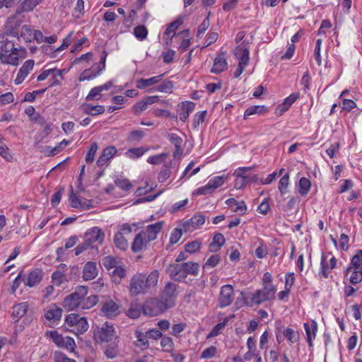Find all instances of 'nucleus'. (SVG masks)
<instances>
[{
  "instance_id": "nucleus-1",
  "label": "nucleus",
  "mask_w": 362,
  "mask_h": 362,
  "mask_svg": "<svg viewBox=\"0 0 362 362\" xmlns=\"http://www.w3.org/2000/svg\"><path fill=\"white\" fill-rule=\"evenodd\" d=\"M19 36L16 32L0 35V61L3 64L17 66L20 58H25L26 49L18 46Z\"/></svg>"
},
{
  "instance_id": "nucleus-2",
  "label": "nucleus",
  "mask_w": 362,
  "mask_h": 362,
  "mask_svg": "<svg viewBox=\"0 0 362 362\" xmlns=\"http://www.w3.org/2000/svg\"><path fill=\"white\" fill-rule=\"evenodd\" d=\"M177 296V285L168 282L162 292L161 300L156 298L147 301L143 307L145 315L156 316L173 307Z\"/></svg>"
},
{
  "instance_id": "nucleus-3",
  "label": "nucleus",
  "mask_w": 362,
  "mask_h": 362,
  "mask_svg": "<svg viewBox=\"0 0 362 362\" xmlns=\"http://www.w3.org/2000/svg\"><path fill=\"white\" fill-rule=\"evenodd\" d=\"M199 265L197 262H188L182 264H170L167 272L170 276L175 281H181L187 275L197 276L199 272Z\"/></svg>"
},
{
  "instance_id": "nucleus-4",
  "label": "nucleus",
  "mask_w": 362,
  "mask_h": 362,
  "mask_svg": "<svg viewBox=\"0 0 362 362\" xmlns=\"http://www.w3.org/2000/svg\"><path fill=\"white\" fill-rule=\"evenodd\" d=\"M88 294V287L84 286H77L75 291L67 296L63 300V307L68 311L81 308V303Z\"/></svg>"
},
{
  "instance_id": "nucleus-5",
  "label": "nucleus",
  "mask_w": 362,
  "mask_h": 362,
  "mask_svg": "<svg viewBox=\"0 0 362 362\" xmlns=\"http://www.w3.org/2000/svg\"><path fill=\"white\" fill-rule=\"evenodd\" d=\"M276 288L273 285L264 286L262 289L256 291L254 293H250V299L255 304H260L264 301L272 300L274 298Z\"/></svg>"
},
{
  "instance_id": "nucleus-6",
  "label": "nucleus",
  "mask_w": 362,
  "mask_h": 362,
  "mask_svg": "<svg viewBox=\"0 0 362 362\" xmlns=\"http://www.w3.org/2000/svg\"><path fill=\"white\" fill-rule=\"evenodd\" d=\"M144 281V274H139L132 276L129 284V292L132 296H136L141 293H145L147 290Z\"/></svg>"
},
{
  "instance_id": "nucleus-7",
  "label": "nucleus",
  "mask_w": 362,
  "mask_h": 362,
  "mask_svg": "<svg viewBox=\"0 0 362 362\" xmlns=\"http://www.w3.org/2000/svg\"><path fill=\"white\" fill-rule=\"evenodd\" d=\"M95 338L101 342H109L115 337V330L112 325L105 322L94 334Z\"/></svg>"
},
{
  "instance_id": "nucleus-8",
  "label": "nucleus",
  "mask_w": 362,
  "mask_h": 362,
  "mask_svg": "<svg viewBox=\"0 0 362 362\" xmlns=\"http://www.w3.org/2000/svg\"><path fill=\"white\" fill-rule=\"evenodd\" d=\"M100 311L104 316L112 318L120 313V308L116 302L108 298L101 303Z\"/></svg>"
},
{
  "instance_id": "nucleus-9",
  "label": "nucleus",
  "mask_w": 362,
  "mask_h": 362,
  "mask_svg": "<svg viewBox=\"0 0 362 362\" xmlns=\"http://www.w3.org/2000/svg\"><path fill=\"white\" fill-rule=\"evenodd\" d=\"M105 238V233L98 227H93L88 230L84 235V240L91 246L94 243L102 244Z\"/></svg>"
},
{
  "instance_id": "nucleus-10",
  "label": "nucleus",
  "mask_w": 362,
  "mask_h": 362,
  "mask_svg": "<svg viewBox=\"0 0 362 362\" xmlns=\"http://www.w3.org/2000/svg\"><path fill=\"white\" fill-rule=\"evenodd\" d=\"M234 299L233 288L230 285H225L222 286L220 296L219 303L221 307H226L231 304Z\"/></svg>"
},
{
  "instance_id": "nucleus-11",
  "label": "nucleus",
  "mask_w": 362,
  "mask_h": 362,
  "mask_svg": "<svg viewBox=\"0 0 362 362\" xmlns=\"http://www.w3.org/2000/svg\"><path fill=\"white\" fill-rule=\"evenodd\" d=\"M250 169V168H239L238 170L235 172L237 177L235 180L234 186L236 189H241L247 182L250 181L255 182L257 180L255 175L252 177L244 175V173Z\"/></svg>"
},
{
  "instance_id": "nucleus-12",
  "label": "nucleus",
  "mask_w": 362,
  "mask_h": 362,
  "mask_svg": "<svg viewBox=\"0 0 362 362\" xmlns=\"http://www.w3.org/2000/svg\"><path fill=\"white\" fill-rule=\"evenodd\" d=\"M35 61L33 59H28L25 61L23 66L20 68L17 76L14 81L16 85L21 84L29 73L33 69Z\"/></svg>"
},
{
  "instance_id": "nucleus-13",
  "label": "nucleus",
  "mask_w": 362,
  "mask_h": 362,
  "mask_svg": "<svg viewBox=\"0 0 362 362\" xmlns=\"http://www.w3.org/2000/svg\"><path fill=\"white\" fill-rule=\"evenodd\" d=\"M228 68L226 52H221L214 59V65L211 71L215 74H219Z\"/></svg>"
},
{
  "instance_id": "nucleus-14",
  "label": "nucleus",
  "mask_w": 362,
  "mask_h": 362,
  "mask_svg": "<svg viewBox=\"0 0 362 362\" xmlns=\"http://www.w3.org/2000/svg\"><path fill=\"white\" fill-rule=\"evenodd\" d=\"M205 218L202 214H195L190 219L185 221L182 227L185 231L191 230L204 223Z\"/></svg>"
},
{
  "instance_id": "nucleus-15",
  "label": "nucleus",
  "mask_w": 362,
  "mask_h": 362,
  "mask_svg": "<svg viewBox=\"0 0 362 362\" xmlns=\"http://www.w3.org/2000/svg\"><path fill=\"white\" fill-rule=\"evenodd\" d=\"M163 222L159 221L147 226L145 232H142L147 238V242H151L156 238L157 234L161 230Z\"/></svg>"
},
{
  "instance_id": "nucleus-16",
  "label": "nucleus",
  "mask_w": 362,
  "mask_h": 362,
  "mask_svg": "<svg viewBox=\"0 0 362 362\" xmlns=\"http://www.w3.org/2000/svg\"><path fill=\"white\" fill-rule=\"evenodd\" d=\"M98 275V268L94 262H88L83 269V279L85 281L93 279Z\"/></svg>"
},
{
  "instance_id": "nucleus-17",
  "label": "nucleus",
  "mask_w": 362,
  "mask_h": 362,
  "mask_svg": "<svg viewBox=\"0 0 362 362\" xmlns=\"http://www.w3.org/2000/svg\"><path fill=\"white\" fill-rule=\"evenodd\" d=\"M117 153V149L113 146L106 147L97 160L99 167L103 166Z\"/></svg>"
},
{
  "instance_id": "nucleus-18",
  "label": "nucleus",
  "mask_w": 362,
  "mask_h": 362,
  "mask_svg": "<svg viewBox=\"0 0 362 362\" xmlns=\"http://www.w3.org/2000/svg\"><path fill=\"white\" fill-rule=\"evenodd\" d=\"M150 242H147V238L142 233L137 234L133 241L132 250L134 252L141 251Z\"/></svg>"
},
{
  "instance_id": "nucleus-19",
  "label": "nucleus",
  "mask_w": 362,
  "mask_h": 362,
  "mask_svg": "<svg viewBox=\"0 0 362 362\" xmlns=\"http://www.w3.org/2000/svg\"><path fill=\"white\" fill-rule=\"evenodd\" d=\"M234 54L238 58L239 63L242 65L246 66L248 64L249 49L243 46H238L234 50Z\"/></svg>"
},
{
  "instance_id": "nucleus-20",
  "label": "nucleus",
  "mask_w": 362,
  "mask_h": 362,
  "mask_svg": "<svg viewBox=\"0 0 362 362\" xmlns=\"http://www.w3.org/2000/svg\"><path fill=\"white\" fill-rule=\"evenodd\" d=\"M168 138L170 143L173 144L175 148V150L173 152V157L176 158L180 156L183 153V149L182 148V138L176 134H170L168 135Z\"/></svg>"
},
{
  "instance_id": "nucleus-21",
  "label": "nucleus",
  "mask_w": 362,
  "mask_h": 362,
  "mask_svg": "<svg viewBox=\"0 0 362 362\" xmlns=\"http://www.w3.org/2000/svg\"><path fill=\"white\" fill-rule=\"evenodd\" d=\"M62 310L58 308L56 305H52L45 314V317L53 322L59 321L62 317Z\"/></svg>"
},
{
  "instance_id": "nucleus-22",
  "label": "nucleus",
  "mask_w": 362,
  "mask_h": 362,
  "mask_svg": "<svg viewBox=\"0 0 362 362\" xmlns=\"http://www.w3.org/2000/svg\"><path fill=\"white\" fill-rule=\"evenodd\" d=\"M42 279V272L40 269H36L30 272L25 284L30 287H33L38 284Z\"/></svg>"
},
{
  "instance_id": "nucleus-23",
  "label": "nucleus",
  "mask_w": 362,
  "mask_h": 362,
  "mask_svg": "<svg viewBox=\"0 0 362 362\" xmlns=\"http://www.w3.org/2000/svg\"><path fill=\"white\" fill-rule=\"evenodd\" d=\"M135 337L136 338V341H135V346L136 347L140 348L141 350H146L148 348V337L146 332H142L139 330H136L135 332Z\"/></svg>"
},
{
  "instance_id": "nucleus-24",
  "label": "nucleus",
  "mask_w": 362,
  "mask_h": 362,
  "mask_svg": "<svg viewBox=\"0 0 362 362\" xmlns=\"http://www.w3.org/2000/svg\"><path fill=\"white\" fill-rule=\"evenodd\" d=\"M83 111L85 114L91 116L101 115L105 112V107L103 105H93L90 104H83L82 105Z\"/></svg>"
},
{
  "instance_id": "nucleus-25",
  "label": "nucleus",
  "mask_w": 362,
  "mask_h": 362,
  "mask_svg": "<svg viewBox=\"0 0 362 362\" xmlns=\"http://www.w3.org/2000/svg\"><path fill=\"white\" fill-rule=\"evenodd\" d=\"M28 308V304L26 302L21 303L15 305L13 307L12 316L13 320L17 322L26 313Z\"/></svg>"
},
{
  "instance_id": "nucleus-26",
  "label": "nucleus",
  "mask_w": 362,
  "mask_h": 362,
  "mask_svg": "<svg viewBox=\"0 0 362 362\" xmlns=\"http://www.w3.org/2000/svg\"><path fill=\"white\" fill-rule=\"evenodd\" d=\"M195 107V104L192 102L188 101L182 103L180 109V119L185 122L188 118L189 113L192 112Z\"/></svg>"
},
{
  "instance_id": "nucleus-27",
  "label": "nucleus",
  "mask_w": 362,
  "mask_h": 362,
  "mask_svg": "<svg viewBox=\"0 0 362 362\" xmlns=\"http://www.w3.org/2000/svg\"><path fill=\"white\" fill-rule=\"evenodd\" d=\"M349 274L350 276L349 278V281L351 284H357L362 281V270L359 271L351 267H349L346 269L345 276H348Z\"/></svg>"
},
{
  "instance_id": "nucleus-28",
  "label": "nucleus",
  "mask_w": 362,
  "mask_h": 362,
  "mask_svg": "<svg viewBox=\"0 0 362 362\" xmlns=\"http://www.w3.org/2000/svg\"><path fill=\"white\" fill-rule=\"evenodd\" d=\"M226 239L223 234L217 233L213 238L212 243L209 245V250L211 252H217L224 245Z\"/></svg>"
},
{
  "instance_id": "nucleus-29",
  "label": "nucleus",
  "mask_w": 362,
  "mask_h": 362,
  "mask_svg": "<svg viewBox=\"0 0 362 362\" xmlns=\"http://www.w3.org/2000/svg\"><path fill=\"white\" fill-rule=\"evenodd\" d=\"M163 76L164 74H160L159 76H153L147 79L140 78L137 81L136 87L139 89H144L146 87L156 84L162 80Z\"/></svg>"
},
{
  "instance_id": "nucleus-30",
  "label": "nucleus",
  "mask_w": 362,
  "mask_h": 362,
  "mask_svg": "<svg viewBox=\"0 0 362 362\" xmlns=\"http://www.w3.org/2000/svg\"><path fill=\"white\" fill-rule=\"evenodd\" d=\"M304 327L306 332L307 341L310 346H313L312 335L315 338L317 330V325L315 320L311 322V325H309L308 323L304 324Z\"/></svg>"
},
{
  "instance_id": "nucleus-31",
  "label": "nucleus",
  "mask_w": 362,
  "mask_h": 362,
  "mask_svg": "<svg viewBox=\"0 0 362 362\" xmlns=\"http://www.w3.org/2000/svg\"><path fill=\"white\" fill-rule=\"evenodd\" d=\"M70 189V194H69V201L71 204V206L73 208H86L88 206V205L86 204V199H84V201H81L78 199L76 194L74 192V189L72 185L69 186Z\"/></svg>"
},
{
  "instance_id": "nucleus-32",
  "label": "nucleus",
  "mask_w": 362,
  "mask_h": 362,
  "mask_svg": "<svg viewBox=\"0 0 362 362\" xmlns=\"http://www.w3.org/2000/svg\"><path fill=\"white\" fill-rule=\"evenodd\" d=\"M111 275L112 281L115 284H119L121 283L122 279L126 276V270L123 267L118 265L111 272Z\"/></svg>"
},
{
  "instance_id": "nucleus-33",
  "label": "nucleus",
  "mask_w": 362,
  "mask_h": 362,
  "mask_svg": "<svg viewBox=\"0 0 362 362\" xmlns=\"http://www.w3.org/2000/svg\"><path fill=\"white\" fill-rule=\"evenodd\" d=\"M98 302V296L97 295H90L86 298H82L81 303V309H90L95 306Z\"/></svg>"
},
{
  "instance_id": "nucleus-34",
  "label": "nucleus",
  "mask_w": 362,
  "mask_h": 362,
  "mask_svg": "<svg viewBox=\"0 0 362 362\" xmlns=\"http://www.w3.org/2000/svg\"><path fill=\"white\" fill-rule=\"evenodd\" d=\"M171 165V162H170L168 164L163 165L158 175V180L159 182H163L170 177L172 174Z\"/></svg>"
},
{
  "instance_id": "nucleus-35",
  "label": "nucleus",
  "mask_w": 362,
  "mask_h": 362,
  "mask_svg": "<svg viewBox=\"0 0 362 362\" xmlns=\"http://www.w3.org/2000/svg\"><path fill=\"white\" fill-rule=\"evenodd\" d=\"M184 17L179 16L176 18L175 21L170 23L167 28L165 30L164 35H169L171 33H173V36L176 35L175 30L183 23Z\"/></svg>"
},
{
  "instance_id": "nucleus-36",
  "label": "nucleus",
  "mask_w": 362,
  "mask_h": 362,
  "mask_svg": "<svg viewBox=\"0 0 362 362\" xmlns=\"http://www.w3.org/2000/svg\"><path fill=\"white\" fill-rule=\"evenodd\" d=\"M267 111V108L264 105H255L248 107L244 114V119H247L249 116L257 114L261 115Z\"/></svg>"
},
{
  "instance_id": "nucleus-37",
  "label": "nucleus",
  "mask_w": 362,
  "mask_h": 362,
  "mask_svg": "<svg viewBox=\"0 0 362 362\" xmlns=\"http://www.w3.org/2000/svg\"><path fill=\"white\" fill-rule=\"evenodd\" d=\"M103 265L107 270L110 271L119 265V261L117 257L112 256H106L103 259Z\"/></svg>"
},
{
  "instance_id": "nucleus-38",
  "label": "nucleus",
  "mask_w": 362,
  "mask_h": 362,
  "mask_svg": "<svg viewBox=\"0 0 362 362\" xmlns=\"http://www.w3.org/2000/svg\"><path fill=\"white\" fill-rule=\"evenodd\" d=\"M104 354L108 358H116L119 355L118 346L115 342L106 346Z\"/></svg>"
},
{
  "instance_id": "nucleus-39",
  "label": "nucleus",
  "mask_w": 362,
  "mask_h": 362,
  "mask_svg": "<svg viewBox=\"0 0 362 362\" xmlns=\"http://www.w3.org/2000/svg\"><path fill=\"white\" fill-rule=\"evenodd\" d=\"M114 242L117 247L122 250H125L127 248L128 243L124 238L122 232H117L114 238Z\"/></svg>"
},
{
  "instance_id": "nucleus-40",
  "label": "nucleus",
  "mask_w": 362,
  "mask_h": 362,
  "mask_svg": "<svg viewBox=\"0 0 362 362\" xmlns=\"http://www.w3.org/2000/svg\"><path fill=\"white\" fill-rule=\"evenodd\" d=\"M159 273L157 270H154L150 273V274L146 277L144 275V281L148 288L151 286L156 285L158 280Z\"/></svg>"
},
{
  "instance_id": "nucleus-41",
  "label": "nucleus",
  "mask_w": 362,
  "mask_h": 362,
  "mask_svg": "<svg viewBox=\"0 0 362 362\" xmlns=\"http://www.w3.org/2000/svg\"><path fill=\"white\" fill-rule=\"evenodd\" d=\"M311 186L310 181L305 178L302 177L299 180V193L302 196H305L308 194Z\"/></svg>"
},
{
  "instance_id": "nucleus-42",
  "label": "nucleus",
  "mask_w": 362,
  "mask_h": 362,
  "mask_svg": "<svg viewBox=\"0 0 362 362\" xmlns=\"http://www.w3.org/2000/svg\"><path fill=\"white\" fill-rule=\"evenodd\" d=\"M354 269L361 271L362 270V250H358V252L353 257L351 262V266Z\"/></svg>"
},
{
  "instance_id": "nucleus-43",
  "label": "nucleus",
  "mask_w": 362,
  "mask_h": 362,
  "mask_svg": "<svg viewBox=\"0 0 362 362\" xmlns=\"http://www.w3.org/2000/svg\"><path fill=\"white\" fill-rule=\"evenodd\" d=\"M34 30L30 25H24L21 28V36L26 41L31 42Z\"/></svg>"
},
{
  "instance_id": "nucleus-44",
  "label": "nucleus",
  "mask_w": 362,
  "mask_h": 362,
  "mask_svg": "<svg viewBox=\"0 0 362 362\" xmlns=\"http://www.w3.org/2000/svg\"><path fill=\"white\" fill-rule=\"evenodd\" d=\"M97 76V71L95 69V66H92L90 69H85L79 76V81L90 80Z\"/></svg>"
},
{
  "instance_id": "nucleus-45",
  "label": "nucleus",
  "mask_w": 362,
  "mask_h": 362,
  "mask_svg": "<svg viewBox=\"0 0 362 362\" xmlns=\"http://www.w3.org/2000/svg\"><path fill=\"white\" fill-rule=\"evenodd\" d=\"M134 35L140 40L146 38L148 35V30L144 25H137L134 28Z\"/></svg>"
},
{
  "instance_id": "nucleus-46",
  "label": "nucleus",
  "mask_w": 362,
  "mask_h": 362,
  "mask_svg": "<svg viewBox=\"0 0 362 362\" xmlns=\"http://www.w3.org/2000/svg\"><path fill=\"white\" fill-rule=\"evenodd\" d=\"M52 277L53 283L58 286H61L64 282L67 281L66 276L62 274L60 270H57L54 272L52 274Z\"/></svg>"
},
{
  "instance_id": "nucleus-47",
  "label": "nucleus",
  "mask_w": 362,
  "mask_h": 362,
  "mask_svg": "<svg viewBox=\"0 0 362 362\" xmlns=\"http://www.w3.org/2000/svg\"><path fill=\"white\" fill-rule=\"evenodd\" d=\"M284 337L292 344L297 342L299 339L298 333L291 328H287L284 331Z\"/></svg>"
},
{
  "instance_id": "nucleus-48",
  "label": "nucleus",
  "mask_w": 362,
  "mask_h": 362,
  "mask_svg": "<svg viewBox=\"0 0 362 362\" xmlns=\"http://www.w3.org/2000/svg\"><path fill=\"white\" fill-rule=\"evenodd\" d=\"M39 4V0H24L21 4L22 11H30Z\"/></svg>"
},
{
  "instance_id": "nucleus-49",
  "label": "nucleus",
  "mask_w": 362,
  "mask_h": 362,
  "mask_svg": "<svg viewBox=\"0 0 362 362\" xmlns=\"http://www.w3.org/2000/svg\"><path fill=\"white\" fill-rule=\"evenodd\" d=\"M160 345L164 351L170 352L173 349L174 343L170 337H164L161 339Z\"/></svg>"
},
{
  "instance_id": "nucleus-50",
  "label": "nucleus",
  "mask_w": 362,
  "mask_h": 362,
  "mask_svg": "<svg viewBox=\"0 0 362 362\" xmlns=\"http://www.w3.org/2000/svg\"><path fill=\"white\" fill-rule=\"evenodd\" d=\"M75 326L77 329V332L79 334L86 332L88 329V324L86 321V319L83 317H79Z\"/></svg>"
},
{
  "instance_id": "nucleus-51",
  "label": "nucleus",
  "mask_w": 362,
  "mask_h": 362,
  "mask_svg": "<svg viewBox=\"0 0 362 362\" xmlns=\"http://www.w3.org/2000/svg\"><path fill=\"white\" fill-rule=\"evenodd\" d=\"M173 88V83L170 81H165L162 84L158 86L154 89L163 93H171Z\"/></svg>"
},
{
  "instance_id": "nucleus-52",
  "label": "nucleus",
  "mask_w": 362,
  "mask_h": 362,
  "mask_svg": "<svg viewBox=\"0 0 362 362\" xmlns=\"http://www.w3.org/2000/svg\"><path fill=\"white\" fill-rule=\"evenodd\" d=\"M107 55V54L106 51L105 50L103 51L100 62L95 64L93 66H95V69L97 71V75L100 74V73L103 69H105Z\"/></svg>"
},
{
  "instance_id": "nucleus-53",
  "label": "nucleus",
  "mask_w": 362,
  "mask_h": 362,
  "mask_svg": "<svg viewBox=\"0 0 362 362\" xmlns=\"http://www.w3.org/2000/svg\"><path fill=\"white\" fill-rule=\"evenodd\" d=\"M100 93H101V91L99 90V88L98 86L94 87L93 88H92L90 90L89 93L86 97V100L87 101L93 100H98L102 97V95Z\"/></svg>"
},
{
  "instance_id": "nucleus-54",
  "label": "nucleus",
  "mask_w": 362,
  "mask_h": 362,
  "mask_svg": "<svg viewBox=\"0 0 362 362\" xmlns=\"http://www.w3.org/2000/svg\"><path fill=\"white\" fill-rule=\"evenodd\" d=\"M49 335L53 341L58 346L64 347V338H63L62 334H59L57 331H51Z\"/></svg>"
},
{
  "instance_id": "nucleus-55",
  "label": "nucleus",
  "mask_w": 362,
  "mask_h": 362,
  "mask_svg": "<svg viewBox=\"0 0 362 362\" xmlns=\"http://www.w3.org/2000/svg\"><path fill=\"white\" fill-rule=\"evenodd\" d=\"M0 155L6 159L7 161H11L12 156L9 152L8 148L6 145L2 141H0Z\"/></svg>"
},
{
  "instance_id": "nucleus-56",
  "label": "nucleus",
  "mask_w": 362,
  "mask_h": 362,
  "mask_svg": "<svg viewBox=\"0 0 362 362\" xmlns=\"http://www.w3.org/2000/svg\"><path fill=\"white\" fill-rule=\"evenodd\" d=\"M98 150V145L95 142L90 145V147L86 154V161L87 163H92L94 160V156Z\"/></svg>"
},
{
  "instance_id": "nucleus-57",
  "label": "nucleus",
  "mask_w": 362,
  "mask_h": 362,
  "mask_svg": "<svg viewBox=\"0 0 362 362\" xmlns=\"http://www.w3.org/2000/svg\"><path fill=\"white\" fill-rule=\"evenodd\" d=\"M115 185L125 191H129L132 187V183L127 179H117Z\"/></svg>"
},
{
  "instance_id": "nucleus-58",
  "label": "nucleus",
  "mask_w": 362,
  "mask_h": 362,
  "mask_svg": "<svg viewBox=\"0 0 362 362\" xmlns=\"http://www.w3.org/2000/svg\"><path fill=\"white\" fill-rule=\"evenodd\" d=\"M216 348L214 346H211L202 351L201 358H211L216 355Z\"/></svg>"
},
{
  "instance_id": "nucleus-59",
  "label": "nucleus",
  "mask_w": 362,
  "mask_h": 362,
  "mask_svg": "<svg viewBox=\"0 0 362 362\" xmlns=\"http://www.w3.org/2000/svg\"><path fill=\"white\" fill-rule=\"evenodd\" d=\"M220 256L219 255H211L206 262L204 265V268L206 267H216L220 262Z\"/></svg>"
},
{
  "instance_id": "nucleus-60",
  "label": "nucleus",
  "mask_w": 362,
  "mask_h": 362,
  "mask_svg": "<svg viewBox=\"0 0 362 362\" xmlns=\"http://www.w3.org/2000/svg\"><path fill=\"white\" fill-rule=\"evenodd\" d=\"M209 15H210V13L204 18L203 22L199 25V27L197 28V37H199L201 34L204 33L209 27Z\"/></svg>"
},
{
  "instance_id": "nucleus-61",
  "label": "nucleus",
  "mask_w": 362,
  "mask_h": 362,
  "mask_svg": "<svg viewBox=\"0 0 362 362\" xmlns=\"http://www.w3.org/2000/svg\"><path fill=\"white\" fill-rule=\"evenodd\" d=\"M201 243L198 240H194L185 245V251L189 253H194L200 247Z\"/></svg>"
},
{
  "instance_id": "nucleus-62",
  "label": "nucleus",
  "mask_w": 362,
  "mask_h": 362,
  "mask_svg": "<svg viewBox=\"0 0 362 362\" xmlns=\"http://www.w3.org/2000/svg\"><path fill=\"white\" fill-rule=\"evenodd\" d=\"M223 182H224L223 176H217V177H214L213 179H211L209 182V184L211 185V189H213L214 191L216 188L221 186Z\"/></svg>"
},
{
  "instance_id": "nucleus-63",
  "label": "nucleus",
  "mask_w": 362,
  "mask_h": 362,
  "mask_svg": "<svg viewBox=\"0 0 362 362\" xmlns=\"http://www.w3.org/2000/svg\"><path fill=\"white\" fill-rule=\"evenodd\" d=\"M288 181H289V175L288 173L286 174L285 175H284L279 180V189L281 194H284L286 192L285 189L288 185Z\"/></svg>"
},
{
  "instance_id": "nucleus-64",
  "label": "nucleus",
  "mask_w": 362,
  "mask_h": 362,
  "mask_svg": "<svg viewBox=\"0 0 362 362\" xmlns=\"http://www.w3.org/2000/svg\"><path fill=\"white\" fill-rule=\"evenodd\" d=\"M182 235V230L180 228H175L173 233H171L170 243L171 244L177 243L179 240L181 238Z\"/></svg>"
}]
</instances>
